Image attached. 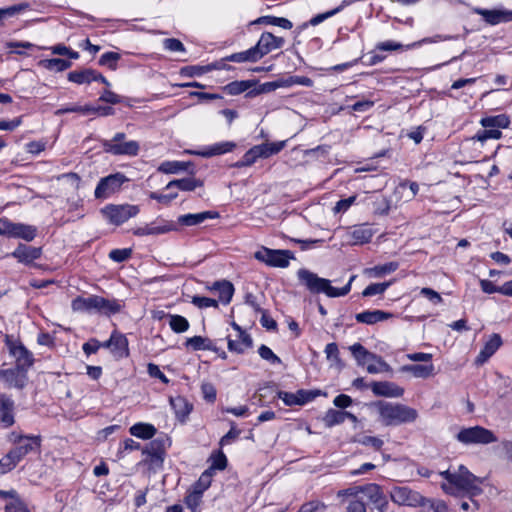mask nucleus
I'll list each match as a JSON object with an SVG mask.
<instances>
[{
	"label": "nucleus",
	"instance_id": "obj_37",
	"mask_svg": "<svg viewBox=\"0 0 512 512\" xmlns=\"http://www.w3.org/2000/svg\"><path fill=\"white\" fill-rule=\"evenodd\" d=\"M212 289L218 292L219 300L223 304L230 303L234 294V286L231 282L227 280L216 281L213 284Z\"/></svg>",
	"mask_w": 512,
	"mask_h": 512
},
{
	"label": "nucleus",
	"instance_id": "obj_35",
	"mask_svg": "<svg viewBox=\"0 0 512 512\" xmlns=\"http://www.w3.org/2000/svg\"><path fill=\"white\" fill-rule=\"evenodd\" d=\"M327 360L330 362V367L342 371L345 367V363L340 358V352L338 345L335 342L328 343L324 349Z\"/></svg>",
	"mask_w": 512,
	"mask_h": 512
},
{
	"label": "nucleus",
	"instance_id": "obj_39",
	"mask_svg": "<svg viewBox=\"0 0 512 512\" xmlns=\"http://www.w3.org/2000/svg\"><path fill=\"white\" fill-rule=\"evenodd\" d=\"M129 432L132 436L148 440L155 436L157 430L152 424L136 423L130 427Z\"/></svg>",
	"mask_w": 512,
	"mask_h": 512
},
{
	"label": "nucleus",
	"instance_id": "obj_21",
	"mask_svg": "<svg viewBox=\"0 0 512 512\" xmlns=\"http://www.w3.org/2000/svg\"><path fill=\"white\" fill-rule=\"evenodd\" d=\"M41 445V437L36 435L27 436L20 443L16 444L10 452L19 462L29 453L37 451Z\"/></svg>",
	"mask_w": 512,
	"mask_h": 512
},
{
	"label": "nucleus",
	"instance_id": "obj_55",
	"mask_svg": "<svg viewBox=\"0 0 512 512\" xmlns=\"http://www.w3.org/2000/svg\"><path fill=\"white\" fill-rule=\"evenodd\" d=\"M30 8V4L27 2H22L13 6H9L6 8H0V26L3 23V20L6 17H12L22 11H25Z\"/></svg>",
	"mask_w": 512,
	"mask_h": 512
},
{
	"label": "nucleus",
	"instance_id": "obj_59",
	"mask_svg": "<svg viewBox=\"0 0 512 512\" xmlns=\"http://www.w3.org/2000/svg\"><path fill=\"white\" fill-rule=\"evenodd\" d=\"M91 105H69L56 110L55 115L61 116L67 113H80L82 115H88L91 112Z\"/></svg>",
	"mask_w": 512,
	"mask_h": 512
},
{
	"label": "nucleus",
	"instance_id": "obj_57",
	"mask_svg": "<svg viewBox=\"0 0 512 512\" xmlns=\"http://www.w3.org/2000/svg\"><path fill=\"white\" fill-rule=\"evenodd\" d=\"M399 267L397 262H388L382 265L374 266L369 270L375 277H382L396 271Z\"/></svg>",
	"mask_w": 512,
	"mask_h": 512
},
{
	"label": "nucleus",
	"instance_id": "obj_51",
	"mask_svg": "<svg viewBox=\"0 0 512 512\" xmlns=\"http://www.w3.org/2000/svg\"><path fill=\"white\" fill-rule=\"evenodd\" d=\"M40 65L50 71L61 72L64 71L71 66V62L69 60L61 59V58H52L42 60Z\"/></svg>",
	"mask_w": 512,
	"mask_h": 512
},
{
	"label": "nucleus",
	"instance_id": "obj_34",
	"mask_svg": "<svg viewBox=\"0 0 512 512\" xmlns=\"http://www.w3.org/2000/svg\"><path fill=\"white\" fill-rule=\"evenodd\" d=\"M185 346L187 348H191L194 351H200V350H208V351H214L218 352V348L215 346V344L206 337L202 336H193L191 338H187L185 342Z\"/></svg>",
	"mask_w": 512,
	"mask_h": 512
},
{
	"label": "nucleus",
	"instance_id": "obj_36",
	"mask_svg": "<svg viewBox=\"0 0 512 512\" xmlns=\"http://www.w3.org/2000/svg\"><path fill=\"white\" fill-rule=\"evenodd\" d=\"M112 353L118 357L128 356V340L127 338L117 331L111 334Z\"/></svg>",
	"mask_w": 512,
	"mask_h": 512
},
{
	"label": "nucleus",
	"instance_id": "obj_12",
	"mask_svg": "<svg viewBox=\"0 0 512 512\" xmlns=\"http://www.w3.org/2000/svg\"><path fill=\"white\" fill-rule=\"evenodd\" d=\"M101 213L108 219L113 225H121L128 221L130 218L135 217L139 213V207L137 205H113L109 204L105 206Z\"/></svg>",
	"mask_w": 512,
	"mask_h": 512
},
{
	"label": "nucleus",
	"instance_id": "obj_8",
	"mask_svg": "<svg viewBox=\"0 0 512 512\" xmlns=\"http://www.w3.org/2000/svg\"><path fill=\"white\" fill-rule=\"evenodd\" d=\"M0 236L20 238L27 242L37 236V228L33 225L15 223L6 217L0 218Z\"/></svg>",
	"mask_w": 512,
	"mask_h": 512
},
{
	"label": "nucleus",
	"instance_id": "obj_30",
	"mask_svg": "<svg viewBox=\"0 0 512 512\" xmlns=\"http://www.w3.org/2000/svg\"><path fill=\"white\" fill-rule=\"evenodd\" d=\"M227 340L229 351L236 352L238 354L244 353L246 349L253 346L252 337L245 330L238 334V340H232L229 337Z\"/></svg>",
	"mask_w": 512,
	"mask_h": 512
},
{
	"label": "nucleus",
	"instance_id": "obj_25",
	"mask_svg": "<svg viewBox=\"0 0 512 512\" xmlns=\"http://www.w3.org/2000/svg\"><path fill=\"white\" fill-rule=\"evenodd\" d=\"M97 302V295H90L89 297L77 296L72 300L71 308L74 312L97 313Z\"/></svg>",
	"mask_w": 512,
	"mask_h": 512
},
{
	"label": "nucleus",
	"instance_id": "obj_31",
	"mask_svg": "<svg viewBox=\"0 0 512 512\" xmlns=\"http://www.w3.org/2000/svg\"><path fill=\"white\" fill-rule=\"evenodd\" d=\"M203 182L195 177H185L182 179H175L170 181L165 189L171 190L172 188H178L181 191H194L198 187H202Z\"/></svg>",
	"mask_w": 512,
	"mask_h": 512
},
{
	"label": "nucleus",
	"instance_id": "obj_33",
	"mask_svg": "<svg viewBox=\"0 0 512 512\" xmlns=\"http://www.w3.org/2000/svg\"><path fill=\"white\" fill-rule=\"evenodd\" d=\"M374 235V230L368 224L355 226L350 232L353 244H365L370 242Z\"/></svg>",
	"mask_w": 512,
	"mask_h": 512
},
{
	"label": "nucleus",
	"instance_id": "obj_48",
	"mask_svg": "<svg viewBox=\"0 0 512 512\" xmlns=\"http://www.w3.org/2000/svg\"><path fill=\"white\" fill-rule=\"evenodd\" d=\"M222 61H230V62H236V63H245V62H257V58L255 56L254 50L249 48L248 50L233 53L231 55H228L224 58H222Z\"/></svg>",
	"mask_w": 512,
	"mask_h": 512
},
{
	"label": "nucleus",
	"instance_id": "obj_5",
	"mask_svg": "<svg viewBox=\"0 0 512 512\" xmlns=\"http://www.w3.org/2000/svg\"><path fill=\"white\" fill-rule=\"evenodd\" d=\"M313 80L307 76H289L287 78H279L275 81L265 82L262 84H257L246 93V97L252 98L260 94L270 93L275 91L278 88H288L294 85H301L305 87H312Z\"/></svg>",
	"mask_w": 512,
	"mask_h": 512
},
{
	"label": "nucleus",
	"instance_id": "obj_16",
	"mask_svg": "<svg viewBox=\"0 0 512 512\" xmlns=\"http://www.w3.org/2000/svg\"><path fill=\"white\" fill-rule=\"evenodd\" d=\"M236 148V143L233 141H223L214 143L209 146H205L199 150L187 149L184 152L189 155L201 156L204 158H210L213 156L222 155L229 153Z\"/></svg>",
	"mask_w": 512,
	"mask_h": 512
},
{
	"label": "nucleus",
	"instance_id": "obj_40",
	"mask_svg": "<svg viewBox=\"0 0 512 512\" xmlns=\"http://www.w3.org/2000/svg\"><path fill=\"white\" fill-rule=\"evenodd\" d=\"M256 85V80L233 81L223 87V90L229 95H239L248 92Z\"/></svg>",
	"mask_w": 512,
	"mask_h": 512
},
{
	"label": "nucleus",
	"instance_id": "obj_4",
	"mask_svg": "<svg viewBox=\"0 0 512 512\" xmlns=\"http://www.w3.org/2000/svg\"><path fill=\"white\" fill-rule=\"evenodd\" d=\"M170 446L171 440L165 434L151 440L142 450V454L145 455L143 462L148 465L150 470H161L166 457V451Z\"/></svg>",
	"mask_w": 512,
	"mask_h": 512
},
{
	"label": "nucleus",
	"instance_id": "obj_45",
	"mask_svg": "<svg viewBox=\"0 0 512 512\" xmlns=\"http://www.w3.org/2000/svg\"><path fill=\"white\" fill-rule=\"evenodd\" d=\"M366 370L370 374H378L381 372H392L391 366L379 355L375 354V358H370L365 365Z\"/></svg>",
	"mask_w": 512,
	"mask_h": 512
},
{
	"label": "nucleus",
	"instance_id": "obj_42",
	"mask_svg": "<svg viewBox=\"0 0 512 512\" xmlns=\"http://www.w3.org/2000/svg\"><path fill=\"white\" fill-rule=\"evenodd\" d=\"M358 366L364 367L370 358H375V353L368 351L361 343H354L349 347Z\"/></svg>",
	"mask_w": 512,
	"mask_h": 512
},
{
	"label": "nucleus",
	"instance_id": "obj_26",
	"mask_svg": "<svg viewBox=\"0 0 512 512\" xmlns=\"http://www.w3.org/2000/svg\"><path fill=\"white\" fill-rule=\"evenodd\" d=\"M219 213L216 211H203L195 214H185L178 217V223L183 226H195L208 219H216Z\"/></svg>",
	"mask_w": 512,
	"mask_h": 512
},
{
	"label": "nucleus",
	"instance_id": "obj_61",
	"mask_svg": "<svg viewBox=\"0 0 512 512\" xmlns=\"http://www.w3.org/2000/svg\"><path fill=\"white\" fill-rule=\"evenodd\" d=\"M390 286V282L372 283L368 285L362 292L364 297H370L378 294H383Z\"/></svg>",
	"mask_w": 512,
	"mask_h": 512
},
{
	"label": "nucleus",
	"instance_id": "obj_17",
	"mask_svg": "<svg viewBox=\"0 0 512 512\" xmlns=\"http://www.w3.org/2000/svg\"><path fill=\"white\" fill-rule=\"evenodd\" d=\"M0 377L9 388L19 390L23 389L28 382V373L16 367L0 369Z\"/></svg>",
	"mask_w": 512,
	"mask_h": 512
},
{
	"label": "nucleus",
	"instance_id": "obj_63",
	"mask_svg": "<svg viewBox=\"0 0 512 512\" xmlns=\"http://www.w3.org/2000/svg\"><path fill=\"white\" fill-rule=\"evenodd\" d=\"M131 255V248L113 249L109 253V258L114 262L121 263L128 260L131 257Z\"/></svg>",
	"mask_w": 512,
	"mask_h": 512
},
{
	"label": "nucleus",
	"instance_id": "obj_7",
	"mask_svg": "<svg viewBox=\"0 0 512 512\" xmlns=\"http://www.w3.org/2000/svg\"><path fill=\"white\" fill-rule=\"evenodd\" d=\"M455 439L464 445H488L498 441L493 431L479 425L461 428Z\"/></svg>",
	"mask_w": 512,
	"mask_h": 512
},
{
	"label": "nucleus",
	"instance_id": "obj_60",
	"mask_svg": "<svg viewBox=\"0 0 512 512\" xmlns=\"http://www.w3.org/2000/svg\"><path fill=\"white\" fill-rule=\"evenodd\" d=\"M211 71V66H185L180 69V75L186 77L201 76L206 72Z\"/></svg>",
	"mask_w": 512,
	"mask_h": 512
},
{
	"label": "nucleus",
	"instance_id": "obj_43",
	"mask_svg": "<svg viewBox=\"0 0 512 512\" xmlns=\"http://www.w3.org/2000/svg\"><path fill=\"white\" fill-rule=\"evenodd\" d=\"M255 146L260 158L266 159L272 155L278 154L286 146V141L266 142Z\"/></svg>",
	"mask_w": 512,
	"mask_h": 512
},
{
	"label": "nucleus",
	"instance_id": "obj_50",
	"mask_svg": "<svg viewBox=\"0 0 512 512\" xmlns=\"http://www.w3.org/2000/svg\"><path fill=\"white\" fill-rule=\"evenodd\" d=\"M345 412L335 409H328L323 416V422L326 427L331 428L333 426L342 424L345 421Z\"/></svg>",
	"mask_w": 512,
	"mask_h": 512
},
{
	"label": "nucleus",
	"instance_id": "obj_64",
	"mask_svg": "<svg viewBox=\"0 0 512 512\" xmlns=\"http://www.w3.org/2000/svg\"><path fill=\"white\" fill-rule=\"evenodd\" d=\"M203 495L199 492H195L191 490L185 497L184 502L186 506L191 509L193 512H196L197 508L199 507L201 501H202Z\"/></svg>",
	"mask_w": 512,
	"mask_h": 512
},
{
	"label": "nucleus",
	"instance_id": "obj_62",
	"mask_svg": "<svg viewBox=\"0 0 512 512\" xmlns=\"http://www.w3.org/2000/svg\"><path fill=\"white\" fill-rule=\"evenodd\" d=\"M258 353L262 359L273 365L282 363L281 359L268 346L264 344L258 348Z\"/></svg>",
	"mask_w": 512,
	"mask_h": 512
},
{
	"label": "nucleus",
	"instance_id": "obj_49",
	"mask_svg": "<svg viewBox=\"0 0 512 512\" xmlns=\"http://www.w3.org/2000/svg\"><path fill=\"white\" fill-rule=\"evenodd\" d=\"M167 317L169 319V326L175 333L186 332L190 327L189 321L184 316L178 314H167Z\"/></svg>",
	"mask_w": 512,
	"mask_h": 512
},
{
	"label": "nucleus",
	"instance_id": "obj_13",
	"mask_svg": "<svg viewBox=\"0 0 512 512\" xmlns=\"http://www.w3.org/2000/svg\"><path fill=\"white\" fill-rule=\"evenodd\" d=\"M176 230L177 226L174 222L158 217L148 224L135 228L133 234L136 236L162 235Z\"/></svg>",
	"mask_w": 512,
	"mask_h": 512
},
{
	"label": "nucleus",
	"instance_id": "obj_10",
	"mask_svg": "<svg viewBox=\"0 0 512 512\" xmlns=\"http://www.w3.org/2000/svg\"><path fill=\"white\" fill-rule=\"evenodd\" d=\"M254 257L268 266L286 268L289 266L290 260L294 259V253L290 250H274L263 247L255 252Z\"/></svg>",
	"mask_w": 512,
	"mask_h": 512
},
{
	"label": "nucleus",
	"instance_id": "obj_24",
	"mask_svg": "<svg viewBox=\"0 0 512 512\" xmlns=\"http://www.w3.org/2000/svg\"><path fill=\"white\" fill-rule=\"evenodd\" d=\"M169 402L176 418L184 423L193 409L192 404L183 396L170 397Z\"/></svg>",
	"mask_w": 512,
	"mask_h": 512
},
{
	"label": "nucleus",
	"instance_id": "obj_32",
	"mask_svg": "<svg viewBox=\"0 0 512 512\" xmlns=\"http://www.w3.org/2000/svg\"><path fill=\"white\" fill-rule=\"evenodd\" d=\"M15 358V366L28 373V370L34 364L33 354L23 345L19 347L16 354L12 355Z\"/></svg>",
	"mask_w": 512,
	"mask_h": 512
},
{
	"label": "nucleus",
	"instance_id": "obj_47",
	"mask_svg": "<svg viewBox=\"0 0 512 512\" xmlns=\"http://www.w3.org/2000/svg\"><path fill=\"white\" fill-rule=\"evenodd\" d=\"M255 23L278 26L286 30L293 27V24L289 19L270 15L259 17Z\"/></svg>",
	"mask_w": 512,
	"mask_h": 512
},
{
	"label": "nucleus",
	"instance_id": "obj_14",
	"mask_svg": "<svg viewBox=\"0 0 512 512\" xmlns=\"http://www.w3.org/2000/svg\"><path fill=\"white\" fill-rule=\"evenodd\" d=\"M284 43V38L277 37L270 32H264L261 34L258 42L252 47V49L254 50L257 60H260L273 50L282 48Z\"/></svg>",
	"mask_w": 512,
	"mask_h": 512
},
{
	"label": "nucleus",
	"instance_id": "obj_11",
	"mask_svg": "<svg viewBox=\"0 0 512 512\" xmlns=\"http://www.w3.org/2000/svg\"><path fill=\"white\" fill-rule=\"evenodd\" d=\"M127 181L128 178L120 172L103 177L99 180L95 188L94 196L96 199H107L118 192Z\"/></svg>",
	"mask_w": 512,
	"mask_h": 512
},
{
	"label": "nucleus",
	"instance_id": "obj_53",
	"mask_svg": "<svg viewBox=\"0 0 512 512\" xmlns=\"http://www.w3.org/2000/svg\"><path fill=\"white\" fill-rule=\"evenodd\" d=\"M120 58H121V55L117 52H113V51L105 52L99 58L98 64L100 66L107 67L112 71H115L118 67V61L120 60Z\"/></svg>",
	"mask_w": 512,
	"mask_h": 512
},
{
	"label": "nucleus",
	"instance_id": "obj_23",
	"mask_svg": "<svg viewBox=\"0 0 512 512\" xmlns=\"http://www.w3.org/2000/svg\"><path fill=\"white\" fill-rule=\"evenodd\" d=\"M14 422V401L10 396L0 393V424L8 428Z\"/></svg>",
	"mask_w": 512,
	"mask_h": 512
},
{
	"label": "nucleus",
	"instance_id": "obj_3",
	"mask_svg": "<svg viewBox=\"0 0 512 512\" xmlns=\"http://www.w3.org/2000/svg\"><path fill=\"white\" fill-rule=\"evenodd\" d=\"M378 407L379 417L385 426H397L405 423L414 422L418 413L414 408L403 404H392L379 401L376 403Z\"/></svg>",
	"mask_w": 512,
	"mask_h": 512
},
{
	"label": "nucleus",
	"instance_id": "obj_58",
	"mask_svg": "<svg viewBox=\"0 0 512 512\" xmlns=\"http://www.w3.org/2000/svg\"><path fill=\"white\" fill-rule=\"evenodd\" d=\"M19 463L15 456L9 451L0 459V475L6 474L13 470Z\"/></svg>",
	"mask_w": 512,
	"mask_h": 512
},
{
	"label": "nucleus",
	"instance_id": "obj_15",
	"mask_svg": "<svg viewBox=\"0 0 512 512\" xmlns=\"http://www.w3.org/2000/svg\"><path fill=\"white\" fill-rule=\"evenodd\" d=\"M361 493L374 506L377 512L387 511L388 500L378 484L369 483L362 486Z\"/></svg>",
	"mask_w": 512,
	"mask_h": 512
},
{
	"label": "nucleus",
	"instance_id": "obj_22",
	"mask_svg": "<svg viewBox=\"0 0 512 512\" xmlns=\"http://www.w3.org/2000/svg\"><path fill=\"white\" fill-rule=\"evenodd\" d=\"M475 12L490 25H497L512 21V10H488L483 8L475 9Z\"/></svg>",
	"mask_w": 512,
	"mask_h": 512
},
{
	"label": "nucleus",
	"instance_id": "obj_6",
	"mask_svg": "<svg viewBox=\"0 0 512 512\" xmlns=\"http://www.w3.org/2000/svg\"><path fill=\"white\" fill-rule=\"evenodd\" d=\"M101 144L106 153L115 156L135 157L139 154L140 150L139 142L126 140V134L123 132L116 133L110 140H102Z\"/></svg>",
	"mask_w": 512,
	"mask_h": 512
},
{
	"label": "nucleus",
	"instance_id": "obj_18",
	"mask_svg": "<svg viewBox=\"0 0 512 512\" xmlns=\"http://www.w3.org/2000/svg\"><path fill=\"white\" fill-rule=\"evenodd\" d=\"M10 255L24 265H31L41 257L42 248L19 243Z\"/></svg>",
	"mask_w": 512,
	"mask_h": 512
},
{
	"label": "nucleus",
	"instance_id": "obj_9",
	"mask_svg": "<svg viewBox=\"0 0 512 512\" xmlns=\"http://www.w3.org/2000/svg\"><path fill=\"white\" fill-rule=\"evenodd\" d=\"M391 500L400 506L424 507L427 505V498L419 492L407 486H396L390 491Z\"/></svg>",
	"mask_w": 512,
	"mask_h": 512
},
{
	"label": "nucleus",
	"instance_id": "obj_56",
	"mask_svg": "<svg viewBox=\"0 0 512 512\" xmlns=\"http://www.w3.org/2000/svg\"><path fill=\"white\" fill-rule=\"evenodd\" d=\"M211 465L207 470H211V475L214 474L215 470H224L227 467V457L222 451H218L216 454L211 456Z\"/></svg>",
	"mask_w": 512,
	"mask_h": 512
},
{
	"label": "nucleus",
	"instance_id": "obj_27",
	"mask_svg": "<svg viewBox=\"0 0 512 512\" xmlns=\"http://www.w3.org/2000/svg\"><path fill=\"white\" fill-rule=\"evenodd\" d=\"M502 345V338L499 334H492L489 340L484 344L477 356V363L486 362Z\"/></svg>",
	"mask_w": 512,
	"mask_h": 512
},
{
	"label": "nucleus",
	"instance_id": "obj_44",
	"mask_svg": "<svg viewBox=\"0 0 512 512\" xmlns=\"http://www.w3.org/2000/svg\"><path fill=\"white\" fill-rule=\"evenodd\" d=\"M480 124L484 128H507L510 124V119L506 114H499L482 118Z\"/></svg>",
	"mask_w": 512,
	"mask_h": 512
},
{
	"label": "nucleus",
	"instance_id": "obj_28",
	"mask_svg": "<svg viewBox=\"0 0 512 512\" xmlns=\"http://www.w3.org/2000/svg\"><path fill=\"white\" fill-rule=\"evenodd\" d=\"M97 300V313L105 316L119 313L124 306L122 301L117 299H107L97 295Z\"/></svg>",
	"mask_w": 512,
	"mask_h": 512
},
{
	"label": "nucleus",
	"instance_id": "obj_54",
	"mask_svg": "<svg viewBox=\"0 0 512 512\" xmlns=\"http://www.w3.org/2000/svg\"><path fill=\"white\" fill-rule=\"evenodd\" d=\"M212 477L213 475H211V470H205L200 475L199 479L193 484L192 490L203 495V493L210 487Z\"/></svg>",
	"mask_w": 512,
	"mask_h": 512
},
{
	"label": "nucleus",
	"instance_id": "obj_1",
	"mask_svg": "<svg viewBox=\"0 0 512 512\" xmlns=\"http://www.w3.org/2000/svg\"><path fill=\"white\" fill-rule=\"evenodd\" d=\"M440 475L446 480L441 487L447 494L454 495L459 491H466L472 495H479L482 492L480 487L482 481L464 465H459L454 471L450 469L442 471Z\"/></svg>",
	"mask_w": 512,
	"mask_h": 512
},
{
	"label": "nucleus",
	"instance_id": "obj_29",
	"mask_svg": "<svg viewBox=\"0 0 512 512\" xmlns=\"http://www.w3.org/2000/svg\"><path fill=\"white\" fill-rule=\"evenodd\" d=\"M392 317L391 313L382 310H366L355 315L358 323L372 325Z\"/></svg>",
	"mask_w": 512,
	"mask_h": 512
},
{
	"label": "nucleus",
	"instance_id": "obj_38",
	"mask_svg": "<svg viewBox=\"0 0 512 512\" xmlns=\"http://www.w3.org/2000/svg\"><path fill=\"white\" fill-rule=\"evenodd\" d=\"M95 71L93 69L74 70L68 73V80L76 84H90L95 79Z\"/></svg>",
	"mask_w": 512,
	"mask_h": 512
},
{
	"label": "nucleus",
	"instance_id": "obj_41",
	"mask_svg": "<svg viewBox=\"0 0 512 512\" xmlns=\"http://www.w3.org/2000/svg\"><path fill=\"white\" fill-rule=\"evenodd\" d=\"M401 370L403 372H409L417 378H427L433 375L434 365L433 364H410L404 365Z\"/></svg>",
	"mask_w": 512,
	"mask_h": 512
},
{
	"label": "nucleus",
	"instance_id": "obj_52",
	"mask_svg": "<svg viewBox=\"0 0 512 512\" xmlns=\"http://www.w3.org/2000/svg\"><path fill=\"white\" fill-rule=\"evenodd\" d=\"M258 150L256 146L251 147L244 155L243 157L235 162L232 167L235 168H243V167H249L253 165L258 159H260V155H258Z\"/></svg>",
	"mask_w": 512,
	"mask_h": 512
},
{
	"label": "nucleus",
	"instance_id": "obj_20",
	"mask_svg": "<svg viewBox=\"0 0 512 512\" xmlns=\"http://www.w3.org/2000/svg\"><path fill=\"white\" fill-rule=\"evenodd\" d=\"M370 388L375 396L399 398L404 394V389L394 382L374 381Z\"/></svg>",
	"mask_w": 512,
	"mask_h": 512
},
{
	"label": "nucleus",
	"instance_id": "obj_19",
	"mask_svg": "<svg viewBox=\"0 0 512 512\" xmlns=\"http://www.w3.org/2000/svg\"><path fill=\"white\" fill-rule=\"evenodd\" d=\"M449 39H451L450 36L437 35L434 38H424L421 41V43H433V42H436L437 40H449ZM419 44H420V42L403 45L399 42H396L393 40H388V41H383V42L377 43L375 49L378 51L393 52V51H399V50H409V49L416 47Z\"/></svg>",
	"mask_w": 512,
	"mask_h": 512
},
{
	"label": "nucleus",
	"instance_id": "obj_2",
	"mask_svg": "<svg viewBox=\"0 0 512 512\" xmlns=\"http://www.w3.org/2000/svg\"><path fill=\"white\" fill-rule=\"evenodd\" d=\"M297 278L300 285L304 286L311 294L323 293L330 298H336L345 296L351 291V284L356 276L352 275L348 283L342 288L333 287L330 280L321 278L306 268L297 271Z\"/></svg>",
	"mask_w": 512,
	"mask_h": 512
},
{
	"label": "nucleus",
	"instance_id": "obj_46",
	"mask_svg": "<svg viewBox=\"0 0 512 512\" xmlns=\"http://www.w3.org/2000/svg\"><path fill=\"white\" fill-rule=\"evenodd\" d=\"M189 166H192L191 162L164 161L161 163L158 170L166 174H177L181 171L188 170Z\"/></svg>",
	"mask_w": 512,
	"mask_h": 512
}]
</instances>
